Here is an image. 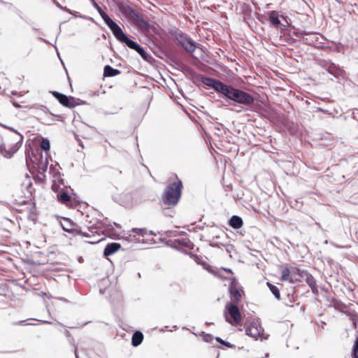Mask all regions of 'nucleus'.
I'll return each instance as SVG.
<instances>
[{
	"mask_svg": "<svg viewBox=\"0 0 358 358\" xmlns=\"http://www.w3.org/2000/svg\"><path fill=\"white\" fill-rule=\"evenodd\" d=\"M33 29H34V31H38V30H37V29H36V28H33Z\"/></svg>",
	"mask_w": 358,
	"mask_h": 358,
	"instance_id": "nucleus-52",
	"label": "nucleus"
},
{
	"mask_svg": "<svg viewBox=\"0 0 358 358\" xmlns=\"http://www.w3.org/2000/svg\"><path fill=\"white\" fill-rule=\"evenodd\" d=\"M131 231L134 233H136L140 236H143L145 234H147V231L145 229H141V228H133L131 229Z\"/></svg>",
	"mask_w": 358,
	"mask_h": 358,
	"instance_id": "nucleus-31",
	"label": "nucleus"
},
{
	"mask_svg": "<svg viewBox=\"0 0 358 358\" xmlns=\"http://www.w3.org/2000/svg\"><path fill=\"white\" fill-rule=\"evenodd\" d=\"M172 232H173L172 231H167L166 232V234L168 235V234H171Z\"/></svg>",
	"mask_w": 358,
	"mask_h": 358,
	"instance_id": "nucleus-45",
	"label": "nucleus"
},
{
	"mask_svg": "<svg viewBox=\"0 0 358 358\" xmlns=\"http://www.w3.org/2000/svg\"><path fill=\"white\" fill-rule=\"evenodd\" d=\"M216 358H218V357H216Z\"/></svg>",
	"mask_w": 358,
	"mask_h": 358,
	"instance_id": "nucleus-54",
	"label": "nucleus"
},
{
	"mask_svg": "<svg viewBox=\"0 0 358 358\" xmlns=\"http://www.w3.org/2000/svg\"><path fill=\"white\" fill-rule=\"evenodd\" d=\"M14 106L17 108L20 107V105L18 103H14Z\"/></svg>",
	"mask_w": 358,
	"mask_h": 358,
	"instance_id": "nucleus-44",
	"label": "nucleus"
},
{
	"mask_svg": "<svg viewBox=\"0 0 358 358\" xmlns=\"http://www.w3.org/2000/svg\"><path fill=\"white\" fill-rule=\"evenodd\" d=\"M174 243H178L182 246L188 247L190 241L187 238L176 239Z\"/></svg>",
	"mask_w": 358,
	"mask_h": 358,
	"instance_id": "nucleus-29",
	"label": "nucleus"
},
{
	"mask_svg": "<svg viewBox=\"0 0 358 358\" xmlns=\"http://www.w3.org/2000/svg\"><path fill=\"white\" fill-rule=\"evenodd\" d=\"M52 189L55 192H57V193L60 191L59 187L56 184H55V183H53L52 185Z\"/></svg>",
	"mask_w": 358,
	"mask_h": 358,
	"instance_id": "nucleus-34",
	"label": "nucleus"
},
{
	"mask_svg": "<svg viewBox=\"0 0 358 358\" xmlns=\"http://www.w3.org/2000/svg\"><path fill=\"white\" fill-rule=\"evenodd\" d=\"M211 245L219 247V243L218 242L213 243Z\"/></svg>",
	"mask_w": 358,
	"mask_h": 358,
	"instance_id": "nucleus-39",
	"label": "nucleus"
},
{
	"mask_svg": "<svg viewBox=\"0 0 358 358\" xmlns=\"http://www.w3.org/2000/svg\"><path fill=\"white\" fill-rule=\"evenodd\" d=\"M216 358H218V357H216Z\"/></svg>",
	"mask_w": 358,
	"mask_h": 358,
	"instance_id": "nucleus-53",
	"label": "nucleus"
},
{
	"mask_svg": "<svg viewBox=\"0 0 358 358\" xmlns=\"http://www.w3.org/2000/svg\"><path fill=\"white\" fill-rule=\"evenodd\" d=\"M100 15L103 21L110 17L109 15L107 13H106L105 12H103V13H101Z\"/></svg>",
	"mask_w": 358,
	"mask_h": 358,
	"instance_id": "nucleus-35",
	"label": "nucleus"
},
{
	"mask_svg": "<svg viewBox=\"0 0 358 358\" xmlns=\"http://www.w3.org/2000/svg\"><path fill=\"white\" fill-rule=\"evenodd\" d=\"M182 182L180 180L170 183L162 196L164 203L168 206L178 203L182 194Z\"/></svg>",
	"mask_w": 358,
	"mask_h": 358,
	"instance_id": "nucleus-3",
	"label": "nucleus"
},
{
	"mask_svg": "<svg viewBox=\"0 0 358 358\" xmlns=\"http://www.w3.org/2000/svg\"><path fill=\"white\" fill-rule=\"evenodd\" d=\"M104 22L109 27V29L113 32V34L116 38L117 41L121 40L122 36H123L125 33L122 31V28L110 17L104 20Z\"/></svg>",
	"mask_w": 358,
	"mask_h": 358,
	"instance_id": "nucleus-13",
	"label": "nucleus"
},
{
	"mask_svg": "<svg viewBox=\"0 0 358 358\" xmlns=\"http://www.w3.org/2000/svg\"><path fill=\"white\" fill-rule=\"evenodd\" d=\"M202 337L203 341L206 343H211L213 340L214 339V337L210 334H206L204 332H202Z\"/></svg>",
	"mask_w": 358,
	"mask_h": 358,
	"instance_id": "nucleus-30",
	"label": "nucleus"
},
{
	"mask_svg": "<svg viewBox=\"0 0 358 358\" xmlns=\"http://www.w3.org/2000/svg\"><path fill=\"white\" fill-rule=\"evenodd\" d=\"M228 224L234 229H238L243 227V221L238 215H232L228 221Z\"/></svg>",
	"mask_w": 358,
	"mask_h": 358,
	"instance_id": "nucleus-15",
	"label": "nucleus"
},
{
	"mask_svg": "<svg viewBox=\"0 0 358 358\" xmlns=\"http://www.w3.org/2000/svg\"><path fill=\"white\" fill-rule=\"evenodd\" d=\"M120 73V71L114 69L110 65H106L103 69V76L104 77H113Z\"/></svg>",
	"mask_w": 358,
	"mask_h": 358,
	"instance_id": "nucleus-21",
	"label": "nucleus"
},
{
	"mask_svg": "<svg viewBox=\"0 0 358 358\" xmlns=\"http://www.w3.org/2000/svg\"><path fill=\"white\" fill-rule=\"evenodd\" d=\"M291 279L290 269L287 266H285L282 270L280 280L282 281H289L291 282Z\"/></svg>",
	"mask_w": 358,
	"mask_h": 358,
	"instance_id": "nucleus-26",
	"label": "nucleus"
},
{
	"mask_svg": "<svg viewBox=\"0 0 358 358\" xmlns=\"http://www.w3.org/2000/svg\"><path fill=\"white\" fill-rule=\"evenodd\" d=\"M295 36L299 38L304 44L310 46H315L320 39L317 34L309 33L306 31H296Z\"/></svg>",
	"mask_w": 358,
	"mask_h": 358,
	"instance_id": "nucleus-12",
	"label": "nucleus"
},
{
	"mask_svg": "<svg viewBox=\"0 0 358 358\" xmlns=\"http://www.w3.org/2000/svg\"><path fill=\"white\" fill-rule=\"evenodd\" d=\"M92 3V6H94V8L98 11V13H99V15H101V13H103L104 11L101 9V8L95 2L94 0H90Z\"/></svg>",
	"mask_w": 358,
	"mask_h": 358,
	"instance_id": "nucleus-32",
	"label": "nucleus"
},
{
	"mask_svg": "<svg viewBox=\"0 0 358 358\" xmlns=\"http://www.w3.org/2000/svg\"><path fill=\"white\" fill-rule=\"evenodd\" d=\"M121 205L129 206L132 203V195L129 192L122 193L120 195Z\"/></svg>",
	"mask_w": 358,
	"mask_h": 358,
	"instance_id": "nucleus-24",
	"label": "nucleus"
},
{
	"mask_svg": "<svg viewBox=\"0 0 358 358\" xmlns=\"http://www.w3.org/2000/svg\"><path fill=\"white\" fill-rule=\"evenodd\" d=\"M121 248V245L119 243H110L106 245L103 250V255L105 257H108L117 251H118Z\"/></svg>",
	"mask_w": 358,
	"mask_h": 358,
	"instance_id": "nucleus-14",
	"label": "nucleus"
},
{
	"mask_svg": "<svg viewBox=\"0 0 358 358\" xmlns=\"http://www.w3.org/2000/svg\"><path fill=\"white\" fill-rule=\"evenodd\" d=\"M39 39H40L41 41H44L45 43H48V41H47L45 39H43V38H39Z\"/></svg>",
	"mask_w": 358,
	"mask_h": 358,
	"instance_id": "nucleus-43",
	"label": "nucleus"
},
{
	"mask_svg": "<svg viewBox=\"0 0 358 358\" xmlns=\"http://www.w3.org/2000/svg\"><path fill=\"white\" fill-rule=\"evenodd\" d=\"M301 273L302 276L301 278L303 279L309 285V287H314V285H315L316 281L310 273H309L307 271H305V272H302Z\"/></svg>",
	"mask_w": 358,
	"mask_h": 358,
	"instance_id": "nucleus-22",
	"label": "nucleus"
},
{
	"mask_svg": "<svg viewBox=\"0 0 358 358\" xmlns=\"http://www.w3.org/2000/svg\"><path fill=\"white\" fill-rule=\"evenodd\" d=\"M75 355H76V358H78V355L76 349L75 350Z\"/></svg>",
	"mask_w": 358,
	"mask_h": 358,
	"instance_id": "nucleus-42",
	"label": "nucleus"
},
{
	"mask_svg": "<svg viewBox=\"0 0 358 358\" xmlns=\"http://www.w3.org/2000/svg\"><path fill=\"white\" fill-rule=\"evenodd\" d=\"M65 334H66V336H70V332H69V331H67V330H66V331H65Z\"/></svg>",
	"mask_w": 358,
	"mask_h": 358,
	"instance_id": "nucleus-41",
	"label": "nucleus"
},
{
	"mask_svg": "<svg viewBox=\"0 0 358 358\" xmlns=\"http://www.w3.org/2000/svg\"><path fill=\"white\" fill-rule=\"evenodd\" d=\"M317 109H318V110L324 111V110H323V109H322L321 108H318Z\"/></svg>",
	"mask_w": 358,
	"mask_h": 358,
	"instance_id": "nucleus-47",
	"label": "nucleus"
},
{
	"mask_svg": "<svg viewBox=\"0 0 358 358\" xmlns=\"http://www.w3.org/2000/svg\"><path fill=\"white\" fill-rule=\"evenodd\" d=\"M215 339L216 340V341H217L220 344H222L223 343H224V341L222 340L221 338L220 337H215Z\"/></svg>",
	"mask_w": 358,
	"mask_h": 358,
	"instance_id": "nucleus-37",
	"label": "nucleus"
},
{
	"mask_svg": "<svg viewBox=\"0 0 358 358\" xmlns=\"http://www.w3.org/2000/svg\"><path fill=\"white\" fill-rule=\"evenodd\" d=\"M143 333L140 331H136L133 334L132 337H131V345L134 347H137L143 342Z\"/></svg>",
	"mask_w": 358,
	"mask_h": 358,
	"instance_id": "nucleus-20",
	"label": "nucleus"
},
{
	"mask_svg": "<svg viewBox=\"0 0 358 358\" xmlns=\"http://www.w3.org/2000/svg\"><path fill=\"white\" fill-rule=\"evenodd\" d=\"M222 345L227 347V348H235V345L234 344H231L228 341H224V343H223Z\"/></svg>",
	"mask_w": 358,
	"mask_h": 358,
	"instance_id": "nucleus-33",
	"label": "nucleus"
},
{
	"mask_svg": "<svg viewBox=\"0 0 358 358\" xmlns=\"http://www.w3.org/2000/svg\"><path fill=\"white\" fill-rule=\"evenodd\" d=\"M64 10L68 12L69 13L73 14L72 11L70 9H69L67 8H64Z\"/></svg>",
	"mask_w": 358,
	"mask_h": 358,
	"instance_id": "nucleus-38",
	"label": "nucleus"
},
{
	"mask_svg": "<svg viewBox=\"0 0 358 358\" xmlns=\"http://www.w3.org/2000/svg\"><path fill=\"white\" fill-rule=\"evenodd\" d=\"M152 234H153V233H152V231H150L149 234H151V235H152Z\"/></svg>",
	"mask_w": 358,
	"mask_h": 358,
	"instance_id": "nucleus-50",
	"label": "nucleus"
},
{
	"mask_svg": "<svg viewBox=\"0 0 358 358\" xmlns=\"http://www.w3.org/2000/svg\"><path fill=\"white\" fill-rule=\"evenodd\" d=\"M91 232L93 233V231H91ZM74 234L80 235V236L86 237V238H92L91 240L86 241V242L91 243V244H95L100 241V239L96 238V235H94V234H92V235H90V234L83 232L81 230H78V229L75 230Z\"/></svg>",
	"mask_w": 358,
	"mask_h": 358,
	"instance_id": "nucleus-18",
	"label": "nucleus"
},
{
	"mask_svg": "<svg viewBox=\"0 0 358 358\" xmlns=\"http://www.w3.org/2000/svg\"><path fill=\"white\" fill-rule=\"evenodd\" d=\"M229 292L231 295V302L233 303L238 304L241 301L243 290L235 278H233L230 282L229 286Z\"/></svg>",
	"mask_w": 358,
	"mask_h": 358,
	"instance_id": "nucleus-9",
	"label": "nucleus"
},
{
	"mask_svg": "<svg viewBox=\"0 0 358 358\" xmlns=\"http://www.w3.org/2000/svg\"><path fill=\"white\" fill-rule=\"evenodd\" d=\"M114 224L117 227H119V225L116 222H114Z\"/></svg>",
	"mask_w": 358,
	"mask_h": 358,
	"instance_id": "nucleus-49",
	"label": "nucleus"
},
{
	"mask_svg": "<svg viewBox=\"0 0 358 358\" xmlns=\"http://www.w3.org/2000/svg\"><path fill=\"white\" fill-rule=\"evenodd\" d=\"M291 271V283H294L296 281L300 280L299 278L302 276V272H305V270H301L298 268L293 267L290 268Z\"/></svg>",
	"mask_w": 358,
	"mask_h": 358,
	"instance_id": "nucleus-19",
	"label": "nucleus"
},
{
	"mask_svg": "<svg viewBox=\"0 0 358 358\" xmlns=\"http://www.w3.org/2000/svg\"><path fill=\"white\" fill-rule=\"evenodd\" d=\"M175 41L185 51L192 54L196 50V42L181 31H177L173 35Z\"/></svg>",
	"mask_w": 358,
	"mask_h": 358,
	"instance_id": "nucleus-5",
	"label": "nucleus"
},
{
	"mask_svg": "<svg viewBox=\"0 0 358 358\" xmlns=\"http://www.w3.org/2000/svg\"><path fill=\"white\" fill-rule=\"evenodd\" d=\"M263 332L264 329L257 320L252 321L250 326L245 327V334L255 340L259 338L262 341L264 338Z\"/></svg>",
	"mask_w": 358,
	"mask_h": 358,
	"instance_id": "nucleus-11",
	"label": "nucleus"
},
{
	"mask_svg": "<svg viewBox=\"0 0 358 358\" xmlns=\"http://www.w3.org/2000/svg\"><path fill=\"white\" fill-rule=\"evenodd\" d=\"M100 293L101 294L103 293V291L102 289H100Z\"/></svg>",
	"mask_w": 358,
	"mask_h": 358,
	"instance_id": "nucleus-51",
	"label": "nucleus"
},
{
	"mask_svg": "<svg viewBox=\"0 0 358 358\" xmlns=\"http://www.w3.org/2000/svg\"><path fill=\"white\" fill-rule=\"evenodd\" d=\"M50 93L65 107L72 108L78 105L77 99L75 97L66 96L57 91H50Z\"/></svg>",
	"mask_w": 358,
	"mask_h": 358,
	"instance_id": "nucleus-10",
	"label": "nucleus"
},
{
	"mask_svg": "<svg viewBox=\"0 0 358 358\" xmlns=\"http://www.w3.org/2000/svg\"><path fill=\"white\" fill-rule=\"evenodd\" d=\"M119 11L131 23L135 24L141 31L148 32L151 26L134 8L124 3L117 4Z\"/></svg>",
	"mask_w": 358,
	"mask_h": 358,
	"instance_id": "nucleus-2",
	"label": "nucleus"
},
{
	"mask_svg": "<svg viewBox=\"0 0 358 358\" xmlns=\"http://www.w3.org/2000/svg\"><path fill=\"white\" fill-rule=\"evenodd\" d=\"M31 160L38 170V173L43 175L48 169V162L47 158H43L42 153H32V157L26 156V163L29 166V161Z\"/></svg>",
	"mask_w": 358,
	"mask_h": 358,
	"instance_id": "nucleus-8",
	"label": "nucleus"
},
{
	"mask_svg": "<svg viewBox=\"0 0 358 358\" xmlns=\"http://www.w3.org/2000/svg\"><path fill=\"white\" fill-rule=\"evenodd\" d=\"M40 147L42 150H43L45 152H48L50 149V143L48 138H42V141L40 143Z\"/></svg>",
	"mask_w": 358,
	"mask_h": 358,
	"instance_id": "nucleus-28",
	"label": "nucleus"
},
{
	"mask_svg": "<svg viewBox=\"0 0 358 358\" xmlns=\"http://www.w3.org/2000/svg\"><path fill=\"white\" fill-rule=\"evenodd\" d=\"M224 270L225 271L228 272V273H232V271H231V270L230 268H224Z\"/></svg>",
	"mask_w": 358,
	"mask_h": 358,
	"instance_id": "nucleus-40",
	"label": "nucleus"
},
{
	"mask_svg": "<svg viewBox=\"0 0 358 358\" xmlns=\"http://www.w3.org/2000/svg\"><path fill=\"white\" fill-rule=\"evenodd\" d=\"M311 288V290H312V292L315 294H318V289L317 288V286L316 285H314V287H310Z\"/></svg>",
	"mask_w": 358,
	"mask_h": 358,
	"instance_id": "nucleus-36",
	"label": "nucleus"
},
{
	"mask_svg": "<svg viewBox=\"0 0 358 358\" xmlns=\"http://www.w3.org/2000/svg\"><path fill=\"white\" fill-rule=\"evenodd\" d=\"M176 233H178V234H184L185 232L183 231H180V232H177V231H175Z\"/></svg>",
	"mask_w": 358,
	"mask_h": 358,
	"instance_id": "nucleus-48",
	"label": "nucleus"
},
{
	"mask_svg": "<svg viewBox=\"0 0 358 358\" xmlns=\"http://www.w3.org/2000/svg\"><path fill=\"white\" fill-rule=\"evenodd\" d=\"M60 224L64 231L69 233L74 234L76 229L72 228L73 223L70 221L69 219L64 218V222H61Z\"/></svg>",
	"mask_w": 358,
	"mask_h": 358,
	"instance_id": "nucleus-25",
	"label": "nucleus"
},
{
	"mask_svg": "<svg viewBox=\"0 0 358 358\" xmlns=\"http://www.w3.org/2000/svg\"><path fill=\"white\" fill-rule=\"evenodd\" d=\"M8 128L17 134L16 143L15 145L10 146L9 149L6 148L5 143H1L0 145V152L3 157L6 158H10L19 150V148L20 147L23 141V136L18 133L13 128Z\"/></svg>",
	"mask_w": 358,
	"mask_h": 358,
	"instance_id": "nucleus-7",
	"label": "nucleus"
},
{
	"mask_svg": "<svg viewBox=\"0 0 358 358\" xmlns=\"http://www.w3.org/2000/svg\"><path fill=\"white\" fill-rule=\"evenodd\" d=\"M236 303L228 302L226 304L224 315L226 322L231 324H237L241 321V314Z\"/></svg>",
	"mask_w": 358,
	"mask_h": 358,
	"instance_id": "nucleus-4",
	"label": "nucleus"
},
{
	"mask_svg": "<svg viewBox=\"0 0 358 358\" xmlns=\"http://www.w3.org/2000/svg\"><path fill=\"white\" fill-rule=\"evenodd\" d=\"M216 358H218V357H216Z\"/></svg>",
	"mask_w": 358,
	"mask_h": 358,
	"instance_id": "nucleus-55",
	"label": "nucleus"
},
{
	"mask_svg": "<svg viewBox=\"0 0 358 358\" xmlns=\"http://www.w3.org/2000/svg\"><path fill=\"white\" fill-rule=\"evenodd\" d=\"M213 324V323H211V322H206V324H207V325H210V324Z\"/></svg>",
	"mask_w": 358,
	"mask_h": 358,
	"instance_id": "nucleus-46",
	"label": "nucleus"
},
{
	"mask_svg": "<svg viewBox=\"0 0 358 358\" xmlns=\"http://www.w3.org/2000/svg\"><path fill=\"white\" fill-rule=\"evenodd\" d=\"M57 200L65 205H68L71 202V196L69 194V193L64 190V189H62L57 194Z\"/></svg>",
	"mask_w": 358,
	"mask_h": 358,
	"instance_id": "nucleus-16",
	"label": "nucleus"
},
{
	"mask_svg": "<svg viewBox=\"0 0 358 358\" xmlns=\"http://www.w3.org/2000/svg\"><path fill=\"white\" fill-rule=\"evenodd\" d=\"M327 71L335 78H338L342 73L341 70L333 63L327 66Z\"/></svg>",
	"mask_w": 358,
	"mask_h": 358,
	"instance_id": "nucleus-23",
	"label": "nucleus"
},
{
	"mask_svg": "<svg viewBox=\"0 0 358 358\" xmlns=\"http://www.w3.org/2000/svg\"><path fill=\"white\" fill-rule=\"evenodd\" d=\"M200 80L204 85L213 89L224 99L230 101L231 106L241 105L250 108L255 103L254 96L241 88L207 76H201Z\"/></svg>",
	"mask_w": 358,
	"mask_h": 358,
	"instance_id": "nucleus-1",
	"label": "nucleus"
},
{
	"mask_svg": "<svg viewBox=\"0 0 358 358\" xmlns=\"http://www.w3.org/2000/svg\"><path fill=\"white\" fill-rule=\"evenodd\" d=\"M268 21L275 27L278 28L281 24L278 14L276 11L272 10L268 13Z\"/></svg>",
	"mask_w": 358,
	"mask_h": 358,
	"instance_id": "nucleus-17",
	"label": "nucleus"
},
{
	"mask_svg": "<svg viewBox=\"0 0 358 358\" xmlns=\"http://www.w3.org/2000/svg\"><path fill=\"white\" fill-rule=\"evenodd\" d=\"M266 285H267L268 287L269 288L270 291L274 295V296L278 300H279L280 299V293L279 289L275 285L271 284V282H267Z\"/></svg>",
	"mask_w": 358,
	"mask_h": 358,
	"instance_id": "nucleus-27",
	"label": "nucleus"
},
{
	"mask_svg": "<svg viewBox=\"0 0 358 358\" xmlns=\"http://www.w3.org/2000/svg\"><path fill=\"white\" fill-rule=\"evenodd\" d=\"M119 41L124 43L129 48L136 51L145 61L149 62L150 59H152L151 55L148 53L143 47L136 42L131 40L126 34L122 36L121 40Z\"/></svg>",
	"mask_w": 358,
	"mask_h": 358,
	"instance_id": "nucleus-6",
	"label": "nucleus"
}]
</instances>
